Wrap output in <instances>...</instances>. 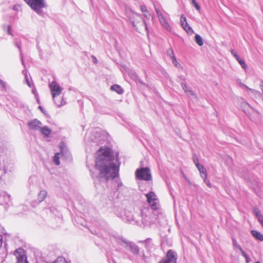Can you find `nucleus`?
I'll use <instances>...</instances> for the list:
<instances>
[{"label":"nucleus","instance_id":"nucleus-22","mask_svg":"<svg viewBox=\"0 0 263 263\" xmlns=\"http://www.w3.org/2000/svg\"><path fill=\"white\" fill-rule=\"evenodd\" d=\"M181 86H182V89L184 90V91L185 92H188L189 93H188V95L191 94V95H192V96H194L195 95L194 93L192 91H190V90H187V86H186L185 84L182 83L181 84Z\"/></svg>","mask_w":263,"mask_h":263},{"label":"nucleus","instance_id":"nucleus-23","mask_svg":"<svg viewBox=\"0 0 263 263\" xmlns=\"http://www.w3.org/2000/svg\"><path fill=\"white\" fill-rule=\"evenodd\" d=\"M239 63L240 64V65H241V67L244 69L245 70H246L247 68V64H246L245 62L242 60V59H241L240 58L238 59V60H237Z\"/></svg>","mask_w":263,"mask_h":263},{"label":"nucleus","instance_id":"nucleus-39","mask_svg":"<svg viewBox=\"0 0 263 263\" xmlns=\"http://www.w3.org/2000/svg\"><path fill=\"white\" fill-rule=\"evenodd\" d=\"M0 85H2V86L3 87V88L4 89L5 88V83L2 80L0 79Z\"/></svg>","mask_w":263,"mask_h":263},{"label":"nucleus","instance_id":"nucleus-10","mask_svg":"<svg viewBox=\"0 0 263 263\" xmlns=\"http://www.w3.org/2000/svg\"><path fill=\"white\" fill-rule=\"evenodd\" d=\"M165 258L170 263H177V257L174 254V251L169 250L166 253Z\"/></svg>","mask_w":263,"mask_h":263},{"label":"nucleus","instance_id":"nucleus-8","mask_svg":"<svg viewBox=\"0 0 263 263\" xmlns=\"http://www.w3.org/2000/svg\"><path fill=\"white\" fill-rule=\"evenodd\" d=\"M180 23L182 28L189 34L192 35L194 33L193 30L187 24L186 18L183 14L180 17Z\"/></svg>","mask_w":263,"mask_h":263},{"label":"nucleus","instance_id":"nucleus-5","mask_svg":"<svg viewBox=\"0 0 263 263\" xmlns=\"http://www.w3.org/2000/svg\"><path fill=\"white\" fill-rule=\"evenodd\" d=\"M17 259L16 263H28L25 251L22 248H18L14 252Z\"/></svg>","mask_w":263,"mask_h":263},{"label":"nucleus","instance_id":"nucleus-25","mask_svg":"<svg viewBox=\"0 0 263 263\" xmlns=\"http://www.w3.org/2000/svg\"><path fill=\"white\" fill-rule=\"evenodd\" d=\"M172 59L173 64L176 67L178 68H180L181 67V65L177 62V59L175 56H173V59Z\"/></svg>","mask_w":263,"mask_h":263},{"label":"nucleus","instance_id":"nucleus-40","mask_svg":"<svg viewBox=\"0 0 263 263\" xmlns=\"http://www.w3.org/2000/svg\"><path fill=\"white\" fill-rule=\"evenodd\" d=\"M92 58L93 59V63L96 64L98 63V60L97 59V58L95 57V56H92Z\"/></svg>","mask_w":263,"mask_h":263},{"label":"nucleus","instance_id":"nucleus-13","mask_svg":"<svg viewBox=\"0 0 263 263\" xmlns=\"http://www.w3.org/2000/svg\"><path fill=\"white\" fill-rule=\"evenodd\" d=\"M251 233L255 239L261 241H263V234H262L260 232L256 230H252L251 231Z\"/></svg>","mask_w":263,"mask_h":263},{"label":"nucleus","instance_id":"nucleus-43","mask_svg":"<svg viewBox=\"0 0 263 263\" xmlns=\"http://www.w3.org/2000/svg\"><path fill=\"white\" fill-rule=\"evenodd\" d=\"M233 56L236 58V59L237 60L240 58L238 55H237V53H235Z\"/></svg>","mask_w":263,"mask_h":263},{"label":"nucleus","instance_id":"nucleus-26","mask_svg":"<svg viewBox=\"0 0 263 263\" xmlns=\"http://www.w3.org/2000/svg\"><path fill=\"white\" fill-rule=\"evenodd\" d=\"M47 196V192L45 190H41L38 195L39 197H46Z\"/></svg>","mask_w":263,"mask_h":263},{"label":"nucleus","instance_id":"nucleus-7","mask_svg":"<svg viewBox=\"0 0 263 263\" xmlns=\"http://www.w3.org/2000/svg\"><path fill=\"white\" fill-rule=\"evenodd\" d=\"M53 100H56V97H59L61 94L63 88L55 82H51L49 85Z\"/></svg>","mask_w":263,"mask_h":263},{"label":"nucleus","instance_id":"nucleus-14","mask_svg":"<svg viewBox=\"0 0 263 263\" xmlns=\"http://www.w3.org/2000/svg\"><path fill=\"white\" fill-rule=\"evenodd\" d=\"M40 131L44 136L46 137H49L51 133V130L46 126H42Z\"/></svg>","mask_w":263,"mask_h":263},{"label":"nucleus","instance_id":"nucleus-42","mask_svg":"<svg viewBox=\"0 0 263 263\" xmlns=\"http://www.w3.org/2000/svg\"><path fill=\"white\" fill-rule=\"evenodd\" d=\"M257 218L258 221L260 222L263 220V216L262 215L261 216H259V217Z\"/></svg>","mask_w":263,"mask_h":263},{"label":"nucleus","instance_id":"nucleus-41","mask_svg":"<svg viewBox=\"0 0 263 263\" xmlns=\"http://www.w3.org/2000/svg\"><path fill=\"white\" fill-rule=\"evenodd\" d=\"M3 242V236L0 235V248L1 247Z\"/></svg>","mask_w":263,"mask_h":263},{"label":"nucleus","instance_id":"nucleus-32","mask_svg":"<svg viewBox=\"0 0 263 263\" xmlns=\"http://www.w3.org/2000/svg\"><path fill=\"white\" fill-rule=\"evenodd\" d=\"M23 73L25 76V79H26V82L27 83V84L30 86V83L28 81V76L27 75V70H23V71H22Z\"/></svg>","mask_w":263,"mask_h":263},{"label":"nucleus","instance_id":"nucleus-1","mask_svg":"<svg viewBox=\"0 0 263 263\" xmlns=\"http://www.w3.org/2000/svg\"><path fill=\"white\" fill-rule=\"evenodd\" d=\"M109 148L101 147L96 154V168L99 171V177L108 180L119 175V164L114 162V157Z\"/></svg>","mask_w":263,"mask_h":263},{"label":"nucleus","instance_id":"nucleus-33","mask_svg":"<svg viewBox=\"0 0 263 263\" xmlns=\"http://www.w3.org/2000/svg\"><path fill=\"white\" fill-rule=\"evenodd\" d=\"M7 33L8 34H9V35H13L12 32V31H11V26L10 25L7 26Z\"/></svg>","mask_w":263,"mask_h":263},{"label":"nucleus","instance_id":"nucleus-2","mask_svg":"<svg viewBox=\"0 0 263 263\" xmlns=\"http://www.w3.org/2000/svg\"><path fill=\"white\" fill-rule=\"evenodd\" d=\"M27 4L38 14L42 15L43 12L42 9L46 7L44 0H24Z\"/></svg>","mask_w":263,"mask_h":263},{"label":"nucleus","instance_id":"nucleus-20","mask_svg":"<svg viewBox=\"0 0 263 263\" xmlns=\"http://www.w3.org/2000/svg\"><path fill=\"white\" fill-rule=\"evenodd\" d=\"M243 86L247 89H248L249 90H250L251 93L252 94H253L255 96H260L261 93L259 91L255 90V89H251V88H249L247 86H246V85H243Z\"/></svg>","mask_w":263,"mask_h":263},{"label":"nucleus","instance_id":"nucleus-21","mask_svg":"<svg viewBox=\"0 0 263 263\" xmlns=\"http://www.w3.org/2000/svg\"><path fill=\"white\" fill-rule=\"evenodd\" d=\"M14 44H15V46H16L20 49V51L21 52V44H20V41L18 40H17L16 39H15L14 40ZM21 55L22 64L23 65H24V61H23V58H22V55L21 53Z\"/></svg>","mask_w":263,"mask_h":263},{"label":"nucleus","instance_id":"nucleus-19","mask_svg":"<svg viewBox=\"0 0 263 263\" xmlns=\"http://www.w3.org/2000/svg\"><path fill=\"white\" fill-rule=\"evenodd\" d=\"M195 38V41L198 45H199L200 46H201L203 45V42L202 38L201 37V36L200 35L197 34H196Z\"/></svg>","mask_w":263,"mask_h":263},{"label":"nucleus","instance_id":"nucleus-48","mask_svg":"<svg viewBox=\"0 0 263 263\" xmlns=\"http://www.w3.org/2000/svg\"><path fill=\"white\" fill-rule=\"evenodd\" d=\"M231 53H232L233 55H234L235 53H236L235 52V51H234V50H233V49H232V50H231Z\"/></svg>","mask_w":263,"mask_h":263},{"label":"nucleus","instance_id":"nucleus-16","mask_svg":"<svg viewBox=\"0 0 263 263\" xmlns=\"http://www.w3.org/2000/svg\"><path fill=\"white\" fill-rule=\"evenodd\" d=\"M63 151L64 150L62 149L61 151V154L60 153H56L53 157V161L57 165H59L60 164V161L59 160V159H60L59 155L61 154H63Z\"/></svg>","mask_w":263,"mask_h":263},{"label":"nucleus","instance_id":"nucleus-46","mask_svg":"<svg viewBox=\"0 0 263 263\" xmlns=\"http://www.w3.org/2000/svg\"><path fill=\"white\" fill-rule=\"evenodd\" d=\"M260 87L261 88V89L262 90V91L263 92V82H262L260 84Z\"/></svg>","mask_w":263,"mask_h":263},{"label":"nucleus","instance_id":"nucleus-51","mask_svg":"<svg viewBox=\"0 0 263 263\" xmlns=\"http://www.w3.org/2000/svg\"><path fill=\"white\" fill-rule=\"evenodd\" d=\"M255 263H260L259 261H256Z\"/></svg>","mask_w":263,"mask_h":263},{"label":"nucleus","instance_id":"nucleus-44","mask_svg":"<svg viewBox=\"0 0 263 263\" xmlns=\"http://www.w3.org/2000/svg\"><path fill=\"white\" fill-rule=\"evenodd\" d=\"M91 140L93 141V142H98V140L96 138H91Z\"/></svg>","mask_w":263,"mask_h":263},{"label":"nucleus","instance_id":"nucleus-17","mask_svg":"<svg viewBox=\"0 0 263 263\" xmlns=\"http://www.w3.org/2000/svg\"><path fill=\"white\" fill-rule=\"evenodd\" d=\"M140 8L141 11L144 13V16L146 18L149 19L151 17V14L147 10L146 6L144 5H142L141 6Z\"/></svg>","mask_w":263,"mask_h":263},{"label":"nucleus","instance_id":"nucleus-3","mask_svg":"<svg viewBox=\"0 0 263 263\" xmlns=\"http://www.w3.org/2000/svg\"><path fill=\"white\" fill-rule=\"evenodd\" d=\"M126 13L130 21L134 27H136V24L140 23L145 28V29L147 31L148 29L146 23L140 15L130 10H129V12L127 11Z\"/></svg>","mask_w":263,"mask_h":263},{"label":"nucleus","instance_id":"nucleus-28","mask_svg":"<svg viewBox=\"0 0 263 263\" xmlns=\"http://www.w3.org/2000/svg\"><path fill=\"white\" fill-rule=\"evenodd\" d=\"M192 3L193 5L195 7L197 10H199L200 9V6L196 3L195 0H192Z\"/></svg>","mask_w":263,"mask_h":263},{"label":"nucleus","instance_id":"nucleus-49","mask_svg":"<svg viewBox=\"0 0 263 263\" xmlns=\"http://www.w3.org/2000/svg\"><path fill=\"white\" fill-rule=\"evenodd\" d=\"M260 224H261V226H262V228H263V220H262V221H260Z\"/></svg>","mask_w":263,"mask_h":263},{"label":"nucleus","instance_id":"nucleus-9","mask_svg":"<svg viewBox=\"0 0 263 263\" xmlns=\"http://www.w3.org/2000/svg\"><path fill=\"white\" fill-rule=\"evenodd\" d=\"M28 126L30 129L40 131L42 126V124L37 119H33L28 122Z\"/></svg>","mask_w":263,"mask_h":263},{"label":"nucleus","instance_id":"nucleus-30","mask_svg":"<svg viewBox=\"0 0 263 263\" xmlns=\"http://www.w3.org/2000/svg\"><path fill=\"white\" fill-rule=\"evenodd\" d=\"M167 54L172 59H173V56H175L173 51L172 49H170L167 51Z\"/></svg>","mask_w":263,"mask_h":263},{"label":"nucleus","instance_id":"nucleus-38","mask_svg":"<svg viewBox=\"0 0 263 263\" xmlns=\"http://www.w3.org/2000/svg\"><path fill=\"white\" fill-rule=\"evenodd\" d=\"M159 263H170V262H168V261L166 258H164V259H162V260H161Z\"/></svg>","mask_w":263,"mask_h":263},{"label":"nucleus","instance_id":"nucleus-37","mask_svg":"<svg viewBox=\"0 0 263 263\" xmlns=\"http://www.w3.org/2000/svg\"><path fill=\"white\" fill-rule=\"evenodd\" d=\"M254 212H255V215H256V216H257V218L259 217V216H261V215L260 211L258 209H254Z\"/></svg>","mask_w":263,"mask_h":263},{"label":"nucleus","instance_id":"nucleus-34","mask_svg":"<svg viewBox=\"0 0 263 263\" xmlns=\"http://www.w3.org/2000/svg\"><path fill=\"white\" fill-rule=\"evenodd\" d=\"M129 75L133 79H137V75L134 72L131 71L130 73L129 72Z\"/></svg>","mask_w":263,"mask_h":263},{"label":"nucleus","instance_id":"nucleus-11","mask_svg":"<svg viewBox=\"0 0 263 263\" xmlns=\"http://www.w3.org/2000/svg\"><path fill=\"white\" fill-rule=\"evenodd\" d=\"M147 202L153 210H157L159 209V205L157 198H147Z\"/></svg>","mask_w":263,"mask_h":263},{"label":"nucleus","instance_id":"nucleus-18","mask_svg":"<svg viewBox=\"0 0 263 263\" xmlns=\"http://www.w3.org/2000/svg\"><path fill=\"white\" fill-rule=\"evenodd\" d=\"M111 89L117 92L119 94H121L123 92V90L122 87L118 85H114L111 86Z\"/></svg>","mask_w":263,"mask_h":263},{"label":"nucleus","instance_id":"nucleus-35","mask_svg":"<svg viewBox=\"0 0 263 263\" xmlns=\"http://www.w3.org/2000/svg\"><path fill=\"white\" fill-rule=\"evenodd\" d=\"M116 184L118 186V189L123 186V184L120 180H117L116 181Z\"/></svg>","mask_w":263,"mask_h":263},{"label":"nucleus","instance_id":"nucleus-6","mask_svg":"<svg viewBox=\"0 0 263 263\" xmlns=\"http://www.w3.org/2000/svg\"><path fill=\"white\" fill-rule=\"evenodd\" d=\"M156 12L158 17L159 21L163 28L167 31H171L172 29L167 22L166 18L162 13L159 9L156 8Z\"/></svg>","mask_w":263,"mask_h":263},{"label":"nucleus","instance_id":"nucleus-4","mask_svg":"<svg viewBox=\"0 0 263 263\" xmlns=\"http://www.w3.org/2000/svg\"><path fill=\"white\" fill-rule=\"evenodd\" d=\"M137 178L141 180L149 181L152 180L150 170L148 167H141L136 171Z\"/></svg>","mask_w":263,"mask_h":263},{"label":"nucleus","instance_id":"nucleus-29","mask_svg":"<svg viewBox=\"0 0 263 263\" xmlns=\"http://www.w3.org/2000/svg\"><path fill=\"white\" fill-rule=\"evenodd\" d=\"M145 196H146V197H149V198L155 197L156 195L154 192L151 191V192H149L148 193L146 194Z\"/></svg>","mask_w":263,"mask_h":263},{"label":"nucleus","instance_id":"nucleus-12","mask_svg":"<svg viewBox=\"0 0 263 263\" xmlns=\"http://www.w3.org/2000/svg\"><path fill=\"white\" fill-rule=\"evenodd\" d=\"M54 103L58 107H61L66 104V102L62 97H56V100H53Z\"/></svg>","mask_w":263,"mask_h":263},{"label":"nucleus","instance_id":"nucleus-15","mask_svg":"<svg viewBox=\"0 0 263 263\" xmlns=\"http://www.w3.org/2000/svg\"><path fill=\"white\" fill-rule=\"evenodd\" d=\"M196 167L200 172L201 178H203V176L205 177V176H207L206 170L202 165L199 163H196Z\"/></svg>","mask_w":263,"mask_h":263},{"label":"nucleus","instance_id":"nucleus-31","mask_svg":"<svg viewBox=\"0 0 263 263\" xmlns=\"http://www.w3.org/2000/svg\"><path fill=\"white\" fill-rule=\"evenodd\" d=\"M10 195L6 192L2 191L0 192V197H10Z\"/></svg>","mask_w":263,"mask_h":263},{"label":"nucleus","instance_id":"nucleus-47","mask_svg":"<svg viewBox=\"0 0 263 263\" xmlns=\"http://www.w3.org/2000/svg\"><path fill=\"white\" fill-rule=\"evenodd\" d=\"M233 245H234V246H236V247H237V248H238V246L239 245H237V243H236V240H233Z\"/></svg>","mask_w":263,"mask_h":263},{"label":"nucleus","instance_id":"nucleus-45","mask_svg":"<svg viewBox=\"0 0 263 263\" xmlns=\"http://www.w3.org/2000/svg\"><path fill=\"white\" fill-rule=\"evenodd\" d=\"M194 163H195V164L196 165V163H199L198 159H195V158H194Z\"/></svg>","mask_w":263,"mask_h":263},{"label":"nucleus","instance_id":"nucleus-36","mask_svg":"<svg viewBox=\"0 0 263 263\" xmlns=\"http://www.w3.org/2000/svg\"><path fill=\"white\" fill-rule=\"evenodd\" d=\"M238 249H239V250L241 251L242 255L246 258H247V255L246 253L243 251V250L242 249L240 246H238Z\"/></svg>","mask_w":263,"mask_h":263},{"label":"nucleus","instance_id":"nucleus-24","mask_svg":"<svg viewBox=\"0 0 263 263\" xmlns=\"http://www.w3.org/2000/svg\"><path fill=\"white\" fill-rule=\"evenodd\" d=\"M54 263H68V262L64 257H58Z\"/></svg>","mask_w":263,"mask_h":263},{"label":"nucleus","instance_id":"nucleus-27","mask_svg":"<svg viewBox=\"0 0 263 263\" xmlns=\"http://www.w3.org/2000/svg\"><path fill=\"white\" fill-rule=\"evenodd\" d=\"M206 176H205V177L203 176V178H202L203 179L204 182L205 183V184H206V185L209 187H212L211 183L210 180L207 179Z\"/></svg>","mask_w":263,"mask_h":263},{"label":"nucleus","instance_id":"nucleus-50","mask_svg":"<svg viewBox=\"0 0 263 263\" xmlns=\"http://www.w3.org/2000/svg\"><path fill=\"white\" fill-rule=\"evenodd\" d=\"M39 108L41 110H42L43 108H42V107L41 106H40L39 107Z\"/></svg>","mask_w":263,"mask_h":263}]
</instances>
